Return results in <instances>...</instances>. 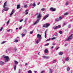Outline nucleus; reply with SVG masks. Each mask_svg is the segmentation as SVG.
Instances as JSON below:
<instances>
[{"label": "nucleus", "mask_w": 73, "mask_h": 73, "mask_svg": "<svg viewBox=\"0 0 73 73\" xmlns=\"http://www.w3.org/2000/svg\"><path fill=\"white\" fill-rule=\"evenodd\" d=\"M40 2H39L37 4V5H40Z\"/></svg>", "instance_id": "56"}, {"label": "nucleus", "mask_w": 73, "mask_h": 73, "mask_svg": "<svg viewBox=\"0 0 73 73\" xmlns=\"http://www.w3.org/2000/svg\"><path fill=\"white\" fill-rule=\"evenodd\" d=\"M61 28V26L60 25H58V26H56L54 27V29L55 30L56 29H57L58 28Z\"/></svg>", "instance_id": "7"}, {"label": "nucleus", "mask_w": 73, "mask_h": 73, "mask_svg": "<svg viewBox=\"0 0 73 73\" xmlns=\"http://www.w3.org/2000/svg\"><path fill=\"white\" fill-rule=\"evenodd\" d=\"M33 33V31H30V34H31V35Z\"/></svg>", "instance_id": "29"}, {"label": "nucleus", "mask_w": 73, "mask_h": 73, "mask_svg": "<svg viewBox=\"0 0 73 73\" xmlns=\"http://www.w3.org/2000/svg\"><path fill=\"white\" fill-rule=\"evenodd\" d=\"M55 38L54 37L52 38H51V40H55V38Z\"/></svg>", "instance_id": "36"}, {"label": "nucleus", "mask_w": 73, "mask_h": 73, "mask_svg": "<svg viewBox=\"0 0 73 73\" xmlns=\"http://www.w3.org/2000/svg\"><path fill=\"white\" fill-rule=\"evenodd\" d=\"M17 38L19 40V37H17Z\"/></svg>", "instance_id": "59"}, {"label": "nucleus", "mask_w": 73, "mask_h": 73, "mask_svg": "<svg viewBox=\"0 0 73 73\" xmlns=\"http://www.w3.org/2000/svg\"><path fill=\"white\" fill-rule=\"evenodd\" d=\"M14 62H15V64H16V65H17V64H18V62H17L16 60H15L14 61Z\"/></svg>", "instance_id": "22"}, {"label": "nucleus", "mask_w": 73, "mask_h": 73, "mask_svg": "<svg viewBox=\"0 0 73 73\" xmlns=\"http://www.w3.org/2000/svg\"><path fill=\"white\" fill-rule=\"evenodd\" d=\"M14 50H15V52H16V51L17 50V48H15Z\"/></svg>", "instance_id": "48"}, {"label": "nucleus", "mask_w": 73, "mask_h": 73, "mask_svg": "<svg viewBox=\"0 0 73 73\" xmlns=\"http://www.w3.org/2000/svg\"><path fill=\"white\" fill-rule=\"evenodd\" d=\"M18 40H16L14 41V42H18Z\"/></svg>", "instance_id": "40"}, {"label": "nucleus", "mask_w": 73, "mask_h": 73, "mask_svg": "<svg viewBox=\"0 0 73 73\" xmlns=\"http://www.w3.org/2000/svg\"><path fill=\"white\" fill-rule=\"evenodd\" d=\"M71 27V26L70 25H68V28H70Z\"/></svg>", "instance_id": "42"}, {"label": "nucleus", "mask_w": 73, "mask_h": 73, "mask_svg": "<svg viewBox=\"0 0 73 73\" xmlns=\"http://www.w3.org/2000/svg\"><path fill=\"white\" fill-rule=\"evenodd\" d=\"M49 16V14H47V15H46L43 18V20H45Z\"/></svg>", "instance_id": "8"}, {"label": "nucleus", "mask_w": 73, "mask_h": 73, "mask_svg": "<svg viewBox=\"0 0 73 73\" xmlns=\"http://www.w3.org/2000/svg\"><path fill=\"white\" fill-rule=\"evenodd\" d=\"M60 21L58 19H55V21L58 22V21Z\"/></svg>", "instance_id": "28"}, {"label": "nucleus", "mask_w": 73, "mask_h": 73, "mask_svg": "<svg viewBox=\"0 0 73 73\" xmlns=\"http://www.w3.org/2000/svg\"><path fill=\"white\" fill-rule=\"evenodd\" d=\"M68 15V13H64V16H66V15Z\"/></svg>", "instance_id": "31"}, {"label": "nucleus", "mask_w": 73, "mask_h": 73, "mask_svg": "<svg viewBox=\"0 0 73 73\" xmlns=\"http://www.w3.org/2000/svg\"><path fill=\"white\" fill-rule=\"evenodd\" d=\"M56 60H54L52 61V62H53V63H55V62H56Z\"/></svg>", "instance_id": "35"}, {"label": "nucleus", "mask_w": 73, "mask_h": 73, "mask_svg": "<svg viewBox=\"0 0 73 73\" xmlns=\"http://www.w3.org/2000/svg\"><path fill=\"white\" fill-rule=\"evenodd\" d=\"M4 62H3L2 61H0V65H4Z\"/></svg>", "instance_id": "15"}, {"label": "nucleus", "mask_w": 73, "mask_h": 73, "mask_svg": "<svg viewBox=\"0 0 73 73\" xmlns=\"http://www.w3.org/2000/svg\"><path fill=\"white\" fill-rule=\"evenodd\" d=\"M3 28L1 27L0 30V31H2V30H3Z\"/></svg>", "instance_id": "45"}, {"label": "nucleus", "mask_w": 73, "mask_h": 73, "mask_svg": "<svg viewBox=\"0 0 73 73\" xmlns=\"http://www.w3.org/2000/svg\"><path fill=\"white\" fill-rule=\"evenodd\" d=\"M16 29L17 30V29H18V28H16Z\"/></svg>", "instance_id": "64"}, {"label": "nucleus", "mask_w": 73, "mask_h": 73, "mask_svg": "<svg viewBox=\"0 0 73 73\" xmlns=\"http://www.w3.org/2000/svg\"><path fill=\"white\" fill-rule=\"evenodd\" d=\"M21 28H22V27H19V29H21Z\"/></svg>", "instance_id": "58"}, {"label": "nucleus", "mask_w": 73, "mask_h": 73, "mask_svg": "<svg viewBox=\"0 0 73 73\" xmlns=\"http://www.w3.org/2000/svg\"><path fill=\"white\" fill-rule=\"evenodd\" d=\"M20 5H17V9H19V8H20Z\"/></svg>", "instance_id": "21"}, {"label": "nucleus", "mask_w": 73, "mask_h": 73, "mask_svg": "<svg viewBox=\"0 0 73 73\" xmlns=\"http://www.w3.org/2000/svg\"><path fill=\"white\" fill-rule=\"evenodd\" d=\"M48 45H49V43H47V44H45L44 45V46H48Z\"/></svg>", "instance_id": "34"}, {"label": "nucleus", "mask_w": 73, "mask_h": 73, "mask_svg": "<svg viewBox=\"0 0 73 73\" xmlns=\"http://www.w3.org/2000/svg\"><path fill=\"white\" fill-rule=\"evenodd\" d=\"M18 73H21V70L20 69H19Z\"/></svg>", "instance_id": "41"}, {"label": "nucleus", "mask_w": 73, "mask_h": 73, "mask_svg": "<svg viewBox=\"0 0 73 73\" xmlns=\"http://www.w3.org/2000/svg\"><path fill=\"white\" fill-rule=\"evenodd\" d=\"M59 48V47H58L56 49V50H58V49Z\"/></svg>", "instance_id": "51"}, {"label": "nucleus", "mask_w": 73, "mask_h": 73, "mask_svg": "<svg viewBox=\"0 0 73 73\" xmlns=\"http://www.w3.org/2000/svg\"><path fill=\"white\" fill-rule=\"evenodd\" d=\"M34 72H35V73H36V72H37V71H34Z\"/></svg>", "instance_id": "63"}, {"label": "nucleus", "mask_w": 73, "mask_h": 73, "mask_svg": "<svg viewBox=\"0 0 73 73\" xmlns=\"http://www.w3.org/2000/svg\"><path fill=\"white\" fill-rule=\"evenodd\" d=\"M37 38H38L39 39H41V35H40L38 34H37Z\"/></svg>", "instance_id": "9"}, {"label": "nucleus", "mask_w": 73, "mask_h": 73, "mask_svg": "<svg viewBox=\"0 0 73 73\" xmlns=\"http://www.w3.org/2000/svg\"><path fill=\"white\" fill-rule=\"evenodd\" d=\"M28 12H29V10L27 9L25 11V15H28Z\"/></svg>", "instance_id": "11"}, {"label": "nucleus", "mask_w": 73, "mask_h": 73, "mask_svg": "<svg viewBox=\"0 0 73 73\" xmlns=\"http://www.w3.org/2000/svg\"><path fill=\"white\" fill-rule=\"evenodd\" d=\"M4 11H5V10H4V9H3L2 11V13H3V12H4Z\"/></svg>", "instance_id": "50"}, {"label": "nucleus", "mask_w": 73, "mask_h": 73, "mask_svg": "<svg viewBox=\"0 0 73 73\" xmlns=\"http://www.w3.org/2000/svg\"><path fill=\"white\" fill-rule=\"evenodd\" d=\"M11 49H12V48H9L7 49L6 50V52L7 53L8 51H10V50H11Z\"/></svg>", "instance_id": "12"}, {"label": "nucleus", "mask_w": 73, "mask_h": 73, "mask_svg": "<svg viewBox=\"0 0 73 73\" xmlns=\"http://www.w3.org/2000/svg\"><path fill=\"white\" fill-rule=\"evenodd\" d=\"M28 65V64H27V63H26V64H25V66H27Z\"/></svg>", "instance_id": "57"}, {"label": "nucleus", "mask_w": 73, "mask_h": 73, "mask_svg": "<svg viewBox=\"0 0 73 73\" xmlns=\"http://www.w3.org/2000/svg\"><path fill=\"white\" fill-rule=\"evenodd\" d=\"M2 58L5 59V62H8L9 60V56H5V55H3L2 56Z\"/></svg>", "instance_id": "2"}, {"label": "nucleus", "mask_w": 73, "mask_h": 73, "mask_svg": "<svg viewBox=\"0 0 73 73\" xmlns=\"http://www.w3.org/2000/svg\"><path fill=\"white\" fill-rule=\"evenodd\" d=\"M63 54V52H59V55H60L61 56V55H62Z\"/></svg>", "instance_id": "19"}, {"label": "nucleus", "mask_w": 73, "mask_h": 73, "mask_svg": "<svg viewBox=\"0 0 73 73\" xmlns=\"http://www.w3.org/2000/svg\"><path fill=\"white\" fill-rule=\"evenodd\" d=\"M15 10L14 9H13L12 11H11V13L10 14L9 17H11V16H12V15L14 13H15Z\"/></svg>", "instance_id": "6"}, {"label": "nucleus", "mask_w": 73, "mask_h": 73, "mask_svg": "<svg viewBox=\"0 0 73 73\" xmlns=\"http://www.w3.org/2000/svg\"><path fill=\"white\" fill-rule=\"evenodd\" d=\"M50 40V38H49V39H48L47 40H46V41H49Z\"/></svg>", "instance_id": "47"}, {"label": "nucleus", "mask_w": 73, "mask_h": 73, "mask_svg": "<svg viewBox=\"0 0 73 73\" xmlns=\"http://www.w3.org/2000/svg\"><path fill=\"white\" fill-rule=\"evenodd\" d=\"M66 23H64V25H66Z\"/></svg>", "instance_id": "54"}, {"label": "nucleus", "mask_w": 73, "mask_h": 73, "mask_svg": "<svg viewBox=\"0 0 73 73\" xmlns=\"http://www.w3.org/2000/svg\"><path fill=\"white\" fill-rule=\"evenodd\" d=\"M44 53H48V50L46 49H45V50H44Z\"/></svg>", "instance_id": "24"}, {"label": "nucleus", "mask_w": 73, "mask_h": 73, "mask_svg": "<svg viewBox=\"0 0 73 73\" xmlns=\"http://www.w3.org/2000/svg\"><path fill=\"white\" fill-rule=\"evenodd\" d=\"M73 34H72L68 38L66 39L65 40L66 41H70L72 38V36H73Z\"/></svg>", "instance_id": "4"}, {"label": "nucleus", "mask_w": 73, "mask_h": 73, "mask_svg": "<svg viewBox=\"0 0 73 73\" xmlns=\"http://www.w3.org/2000/svg\"><path fill=\"white\" fill-rule=\"evenodd\" d=\"M6 4H7V2H6L4 3L3 6V7L5 8V11H7L8 10V9H9V8L7 7H6Z\"/></svg>", "instance_id": "3"}, {"label": "nucleus", "mask_w": 73, "mask_h": 73, "mask_svg": "<svg viewBox=\"0 0 73 73\" xmlns=\"http://www.w3.org/2000/svg\"><path fill=\"white\" fill-rule=\"evenodd\" d=\"M38 13H36V15H38Z\"/></svg>", "instance_id": "60"}, {"label": "nucleus", "mask_w": 73, "mask_h": 73, "mask_svg": "<svg viewBox=\"0 0 73 73\" xmlns=\"http://www.w3.org/2000/svg\"><path fill=\"white\" fill-rule=\"evenodd\" d=\"M69 3V2L67 1L66 3V5H68V4Z\"/></svg>", "instance_id": "32"}, {"label": "nucleus", "mask_w": 73, "mask_h": 73, "mask_svg": "<svg viewBox=\"0 0 73 73\" xmlns=\"http://www.w3.org/2000/svg\"><path fill=\"white\" fill-rule=\"evenodd\" d=\"M27 20H28L27 18L26 19H25V23H26L27 21Z\"/></svg>", "instance_id": "43"}, {"label": "nucleus", "mask_w": 73, "mask_h": 73, "mask_svg": "<svg viewBox=\"0 0 73 73\" xmlns=\"http://www.w3.org/2000/svg\"><path fill=\"white\" fill-rule=\"evenodd\" d=\"M55 43H53L52 44L53 45H55Z\"/></svg>", "instance_id": "55"}, {"label": "nucleus", "mask_w": 73, "mask_h": 73, "mask_svg": "<svg viewBox=\"0 0 73 73\" xmlns=\"http://www.w3.org/2000/svg\"><path fill=\"white\" fill-rule=\"evenodd\" d=\"M69 57H67L65 59V61H69Z\"/></svg>", "instance_id": "14"}, {"label": "nucleus", "mask_w": 73, "mask_h": 73, "mask_svg": "<svg viewBox=\"0 0 73 73\" xmlns=\"http://www.w3.org/2000/svg\"><path fill=\"white\" fill-rule=\"evenodd\" d=\"M45 9L42 8L41 9V11H45Z\"/></svg>", "instance_id": "30"}, {"label": "nucleus", "mask_w": 73, "mask_h": 73, "mask_svg": "<svg viewBox=\"0 0 73 73\" xmlns=\"http://www.w3.org/2000/svg\"><path fill=\"white\" fill-rule=\"evenodd\" d=\"M5 42H6V41H4L1 42V44H4V43H5Z\"/></svg>", "instance_id": "33"}, {"label": "nucleus", "mask_w": 73, "mask_h": 73, "mask_svg": "<svg viewBox=\"0 0 73 73\" xmlns=\"http://www.w3.org/2000/svg\"><path fill=\"white\" fill-rule=\"evenodd\" d=\"M58 19H59L60 21H61V20H62V17H61V16H60L59 17V18H58Z\"/></svg>", "instance_id": "23"}, {"label": "nucleus", "mask_w": 73, "mask_h": 73, "mask_svg": "<svg viewBox=\"0 0 73 73\" xmlns=\"http://www.w3.org/2000/svg\"><path fill=\"white\" fill-rule=\"evenodd\" d=\"M40 40L39 39L37 40L36 41V44H38V43H39V42H40Z\"/></svg>", "instance_id": "17"}, {"label": "nucleus", "mask_w": 73, "mask_h": 73, "mask_svg": "<svg viewBox=\"0 0 73 73\" xmlns=\"http://www.w3.org/2000/svg\"><path fill=\"white\" fill-rule=\"evenodd\" d=\"M59 33H60V34H62V32L61 31H60Z\"/></svg>", "instance_id": "38"}, {"label": "nucleus", "mask_w": 73, "mask_h": 73, "mask_svg": "<svg viewBox=\"0 0 73 73\" xmlns=\"http://www.w3.org/2000/svg\"><path fill=\"white\" fill-rule=\"evenodd\" d=\"M30 6H32V5H33V4L32 3H31L30 4Z\"/></svg>", "instance_id": "53"}, {"label": "nucleus", "mask_w": 73, "mask_h": 73, "mask_svg": "<svg viewBox=\"0 0 73 73\" xmlns=\"http://www.w3.org/2000/svg\"><path fill=\"white\" fill-rule=\"evenodd\" d=\"M43 57L44 58H46V59H48V58H50V57L48 56H43Z\"/></svg>", "instance_id": "13"}, {"label": "nucleus", "mask_w": 73, "mask_h": 73, "mask_svg": "<svg viewBox=\"0 0 73 73\" xmlns=\"http://www.w3.org/2000/svg\"><path fill=\"white\" fill-rule=\"evenodd\" d=\"M27 5H25L24 6V8H27Z\"/></svg>", "instance_id": "44"}, {"label": "nucleus", "mask_w": 73, "mask_h": 73, "mask_svg": "<svg viewBox=\"0 0 73 73\" xmlns=\"http://www.w3.org/2000/svg\"><path fill=\"white\" fill-rule=\"evenodd\" d=\"M67 71H69V70H70V68H69V67H67Z\"/></svg>", "instance_id": "27"}, {"label": "nucleus", "mask_w": 73, "mask_h": 73, "mask_svg": "<svg viewBox=\"0 0 73 73\" xmlns=\"http://www.w3.org/2000/svg\"><path fill=\"white\" fill-rule=\"evenodd\" d=\"M50 25V24L49 23H46V24H44L43 26V28H48L49 26Z\"/></svg>", "instance_id": "5"}, {"label": "nucleus", "mask_w": 73, "mask_h": 73, "mask_svg": "<svg viewBox=\"0 0 73 73\" xmlns=\"http://www.w3.org/2000/svg\"><path fill=\"white\" fill-rule=\"evenodd\" d=\"M43 72H44V71H41V73H43Z\"/></svg>", "instance_id": "61"}, {"label": "nucleus", "mask_w": 73, "mask_h": 73, "mask_svg": "<svg viewBox=\"0 0 73 73\" xmlns=\"http://www.w3.org/2000/svg\"><path fill=\"white\" fill-rule=\"evenodd\" d=\"M49 73H52V69H50V72Z\"/></svg>", "instance_id": "25"}, {"label": "nucleus", "mask_w": 73, "mask_h": 73, "mask_svg": "<svg viewBox=\"0 0 73 73\" xmlns=\"http://www.w3.org/2000/svg\"><path fill=\"white\" fill-rule=\"evenodd\" d=\"M47 31H48V30L47 29L45 31V32L44 33H45L44 37L45 38H46V33Z\"/></svg>", "instance_id": "16"}, {"label": "nucleus", "mask_w": 73, "mask_h": 73, "mask_svg": "<svg viewBox=\"0 0 73 73\" xmlns=\"http://www.w3.org/2000/svg\"><path fill=\"white\" fill-rule=\"evenodd\" d=\"M65 46H68V44H66L65 45Z\"/></svg>", "instance_id": "52"}, {"label": "nucleus", "mask_w": 73, "mask_h": 73, "mask_svg": "<svg viewBox=\"0 0 73 73\" xmlns=\"http://www.w3.org/2000/svg\"><path fill=\"white\" fill-rule=\"evenodd\" d=\"M23 21V19H22L19 21V22H20V23H21V22H22V21Z\"/></svg>", "instance_id": "46"}, {"label": "nucleus", "mask_w": 73, "mask_h": 73, "mask_svg": "<svg viewBox=\"0 0 73 73\" xmlns=\"http://www.w3.org/2000/svg\"><path fill=\"white\" fill-rule=\"evenodd\" d=\"M50 10L51 11L54 12V11H56V9L53 8V7H51L50 8Z\"/></svg>", "instance_id": "10"}, {"label": "nucleus", "mask_w": 73, "mask_h": 73, "mask_svg": "<svg viewBox=\"0 0 73 73\" xmlns=\"http://www.w3.org/2000/svg\"><path fill=\"white\" fill-rule=\"evenodd\" d=\"M40 40L39 39L37 40L36 41V44H38V43H39V42H40Z\"/></svg>", "instance_id": "18"}, {"label": "nucleus", "mask_w": 73, "mask_h": 73, "mask_svg": "<svg viewBox=\"0 0 73 73\" xmlns=\"http://www.w3.org/2000/svg\"><path fill=\"white\" fill-rule=\"evenodd\" d=\"M11 31V29H9V30H7V32H10V31Z\"/></svg>", "instance_id": "49"}, {"label": "nucleus", "mask_w": 73, "mask_h": 73, "mask_svg": "<svg viewBox=\"0 0 73 73\" xmlns=\"http://www.w3.org/2000/svg\"><path fill=\"white\" fill-rule=\"evenodd\" d=\"M9 23V21H8L7 23V25H8V24Z\"/></svg>", "instance_id": "37"}, {"label": "nucleus", "mask_w": 73, "mask_h": 73, "mask_svg": "<svg viewBox=\"0 0 73 73\" xmlns=\"http://www.w3.org/2000/svg\"><path fill=\"white\" fill-rule=\"evenodd\" d=\"M55 36H57V34H55Z\"/></svg>", "instance_id": "62"}, {"label": "nucleus", "mask_w": 73, "mask_h": 73, "mask_svg": "<svg viewBox=\"0 0 73 73\" xmlns=\"http://www.w3.org/2000/svg\"><path fill=\"white\" fill-rule=\"evenodd\" d=\"M33 6L34 7H36V4H35V2H34V4L33 5Z\"/></svg>", "instance_id": "26"}, {"label": "nucleus", "mask_w": 73, "mask_h": 73, "mask_svg": "<svg viewBox=\"0 0 73 73\" xmlns=\"http://www.w3.org/2000/svg\"><path fill=\"white\" fill-rule=\"evenodd\" d=\"M21 35H22V37H24V36H25V34H22Z\"/></svg>", "instance_id": "39"}, {"label": "nucleus", "mask_w": 73, "mask_h": 73, "mask_svg": "<svg viewBox=\"0 0 73 73\" xmlns=\"http://www.w3.org/2000/svg\"><path fill=\"white\" fill-rule=\"evenodd\" d=\"M41 15L40 14H39L37 16V19H37L36 20V21L35 22L34 24L33 25H36V24H37L39 22V21H40V18H41Z\"/></svg>", "instance_id": "1"}, {"label": "nucleus", "mask_w": 73, "mask_h": 73, "mask_svg": "<svg viewBox=\"0 0 73 73\" xmlns=\"http://www.w3.org/2000/svg\"><path fill=\"white\" fill-rule=\"evenodd\" d=\"M16 68H17V67L16 66V65H14V69L15 71H16Z\"/></svg>", "instance_id": "20"}]
</instances>
